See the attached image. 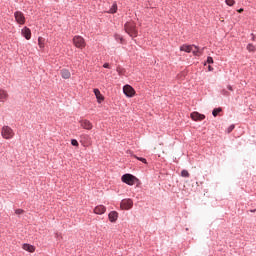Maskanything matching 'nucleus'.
I'll return each mask as SVG.
<instances>
[{
    "mask_svg": "<svg viewBox=\"0 0 256 256\" xmlns=\"http://www.w3.org/2000/svg\"><path fill=\"white\" fill-rule=\"evenodd\" d=\"M125 31L130 37H137V28L135 22H126Z\"/></svg>",
    "mask_w": 256,
    "mask_h": 256,
    "instance_id": "nucleus-1",
    "label": "nucleus"
},
{
    "mask_svg": "<svg viewBox=\"0 0 256 256\" xmlns=\"http://www.w3.org/2000/svg\"><path fill=\"white\" fill-rule=\"evenodd\" d=\"M16 134L10 126H3L1 128V137L6 140H12Z\"/></svg>",
    "mask_w": 256,
    "mask_h": 256,
    "instance_id": "nucleus-2",
    "label": "nucleus"
},
{
    "mask_svg": "<svg viewBox=\"0 0 256 256\" xmlns=\"http://www.w3.org/2000/svg\"><path fill=\"white\" fill-rule=\"evenodd\" d=\"M73 45L78 49H83L86 47L85 39L80 35L73 37Z\"/></svg>",
    "mask_w": 256,
    "mask_h": 256,
    "instance_id": "nucleus-3",
    "label": "nucleus"
},
{
    "mask_svg": "<svg viewBox=\"0 0 256 256\" xmlns=\"http://www.w3.org/2000/svg\"><path fill=\"white\" fill-rule=\"evenodd\" d=\"M136 181H137V178L132 174H125L122 176V182L126 183L129 186L135 185Z\"/></svg>",
    "mask_w": 256,
    "mask_h": 256,
    "instance_id": "nucleus-4",
    "label": "nucleus"
},
{
    "mask_svg": "<svg viewBox=\"0 0 256 256\" xmlns=\"http://www.w3.org/2000/svg\"><path fill=\"white\" fill-rule=\"evenodd\" d=\"M133 207V200L132 199H122L120 202V209L128 211Z\"/></svg>",
    "mask_w": 256,
    "mask_h": 256,
    "instance_id": "nucleus-5",
    "label": "nucleus"
},
{
    "mask_svg": "<svg viewBox=\"0 0 256 256\" xmlns=\"http://www.w3.org/2000/svg\"><path fill=\"white\" fill-rule=\"evenodd\" d=\"M123 93H125L126 97L132 98L135 96L136 91L132 86L126 84L125 86H123Z\"/></svg>",
    "mask_w": 256,
    "mask_h": 256,
    "instance_id": "nucleus-6",
    "label": "nucleus"
},
{
    "mask_svg": "<svg viewBox=\"0 0 256 256\" xmlns=\"http://www.w3.org/2000/svg\"><path fill=\"white\" fill-rule=\"evenodd\" d=\"M79 124H80V127H82L83 129L85 130H92L93 129V124L92 122H90L89 120L87 119H83L81 121H79Z\"/></svg>",
    "mask_w": 256,
    "mask_h": 256,
    "instance_id": "nucleus-7",
    "label": "nucleus"
},
{
    "mask_svg": "<svg viewBox=\"0 0 256 256\" xmlns=\"http://www.w3.org/2000/svg\"><path fill=\"white\" fill-rule=\"evenodd\" d=\"M14 17H15V21H17L18 24L20 25L25 24V17L23 12H15Z\"/></svg>",
    "mask_w": 256,
    "mask_h": 256,
    "instance_id": "nucleus-8",
    "label": "nucleus"
},
{
    "mask_svg": "<svg viewBox=\"0 0 256 256\" xmlns=\"http://www.w3.org/2000/svg\"><path fill=\"white\" fill-rule=\"evenodd\" d=\"M191 119L192 121H204L205 119V115L204 114H201L199 112H192L191 113Z\"/></svg>",
    "mask_w": 256,
    "mask_h": 256,
    "instance_id": "nucleus-9",
    "label": "nucleus"
},
{
    "mask_svg": "<svg viewBox=\"0 0 256 256\" xmlns=\"http://www.w3.org/2000/svg\"><path fill=\"white\" fill-rule=\"evenodd\" d=\"M108 219H109V222H111V223L117 222L118 212L117 211L109 212Z\"/></svg>",
    "mask_w": 256,
    "mask_h": 256,
    "instance_id": "nucleus-10",
    "label": "nucleus"
},
{
    "mask_svg": "<svg viewBox=\"0 0 256 256\" xmlns=\"http://www.w3.org/2000/svg\"><path fill=\"white\" fill-rule=\"evenodd\" d=\"M106 211V208L103 205H98L94 208L93 212L96 215H103Z\"/></svg>",
    "mask_w": 256,
    "mask_h": 256,
    "instance_id": "nucleus-11",
    "label": "nucleus"
},
{
    "mask_svg": "<svg viewBox=\"0 0 256 256\" xmlns=\"http://www.w3.org/2000/svg\"><path fill=\"white\" fill-rule=\"evenodd\" d=\"M22 36L25 37L26 40H31V30L28 27L22 29Z\"/></svg>",
    "mask_w": 256,
    "mask_h": 256,
    "instance_id": "nucleus-12",
    "label": "nucleus"
},
{
    "mask_svg": "<svg viewBox=\"0 0 256 256\" xmlns=\"http://www.w3.org/2000/svg\"><path fill=\"white\" fill-rule=\"evenodd\" d=\"M194 47H196V46L183 45V46H180V51L185 52V53H191V51H193Z\"/></svg>",
    "mask_w": 256,
    "mask_h": 256,
    "instance_id": "nucleus-13",
    "label": "nucleus"
},
{
    "mask_svg": "<svg viewBox=\"0 0 256 256\" xmlns=\"http://www.w3.org/2000/svg\"><path fill=\"white\" fill-rule=\"evenodd\" d=\"M93 92H94V95H96L97 102H98V103L103 102L104 97H103V95H101L100 90H99V89H94Z\"/></svg>",
    "mask_w": 256,
    "mask_h": 256,
    "instance_id": "nucleus-14",
    "label": "nucleus"
},
{
    "mask_svg": "<svg viewBox=\"0 0 256 256\" xmlns=\"http://www.w3.org/2000/svg\"><path fill=\"white\" fill-rule=\"evenodd\" d=\"M61 77H62V79H69V78H71V72H69L68 69H62Z\"/></svg>",
    "mask_w": 256,
    "mask_h": 256,
    "instance_id": "nucleus-15",
    "label": "nucleus"
},
{
    "mask_svg": "<svg viewBox=\"0 0 256 256\" xmlns=\"http://www.w3.org/2000/svg\"><path fill=\"white\" fill-rule=\"evenodd\" d=\"M22 249H24V251H28L29 253H34L35 252V246H32L30 244H24L22 246Z\"/></svg>",
    "mask_w": 256,
    "mask_h": 256,
    "instance_id": "nucleus-16",
    "label": "nucleus"
},
{
    "mask_svg": "<svg viewBox=\"0 0 256 256\" xmlns=\"http://www.w3.org/2000/svg\"><path fill=\"white\" fill-rule=\"evenodd\" d=\"M7 97H9L7 92L5 90H0V102H5Z\"/></svg>",
    "mask_w": 256,
    "mask_h": 256,
    "instance_id": "nucleus-17",
    "label": "nucleus"
},
{
    "mask_svg": "<svg viewBox=\"0 0 256 256\" xmlns=\"http://www.w3.org/2000/svg\"><path fill=\"white\" fill-rule=\"evenodd\" d=\"M246 50H248L249 53H255L256 52V46L252 43H249L248 46H246Z\"/></svg>",
    "mask_w": 256,
    "mask_h": 256,
    "instance_id": "nucleus-18",
    "label": "nucleus"
},
{
    "mask_svg": "<svg viewBox=\"0 0 256 256\" xmlns=\"http://www.w3.org/2000/svg\"><path fill=\"white\" fill-rule=\"evenodd\" d=\"M118 11L117 3H114V5L111 6V9H109L108 14H115Z\"/></svg>",
    "mask_w": 256,
    "mask_h": 256,
    "instance_id": "nucleus-19",
    "label": "nucleus"
},
{
    "mask_svg": "<svg viewBox=\"0 0 256 256\" xmlns=\"http://www.w3.org/2000/svg\"><path fill=\"white\" fill-rule=\"evenodd\" d=\"M38 44L40 48H45V39L42 37H39Z\"/></svg>",
    "mask_w": 256,
    "mask_h": 256,
    "instance_id": "nucleus-20",
    "label": "nucleus"
},
{
    "mask_svg": "<svg viewBox=\"0 0 256 256\" xmlns=\"http://www.w3.org/2000/svg\"><path fill=\"white\" fill-rule=\"evenodd\" d=\"M220 112H222V108H216V109H214V110L212 111L213 117H217Z\"/></svg>",
    "mask_w": 256,
    "mask_h": 256,
    "instance_id": "nucleus-21",
    "label": "nucleus"
},
{
    "mask_svg": "<svg viewBox=\"0 0 256 256\" xmlns=\"http://www.w3.org/2000/svg\"><path fill=\"white\" fill-rule=\"evenodd\" d=\"M181 177L183 178H189L190 177V173L188 170H183L181 171Z\"/></svg>",
    "mask_w": 256,
    "mask_h": 256,
    "instance_id": "nucleus-22",
    "label": "nucleus"
},
{
    "mask_svg": "<svg viewBox=\"0 0 256 256\" xmlns=\"http://www.w3.org/2000/svg\"><path fill=\"white\" fill-rule=\"evenodd\" d=\"M195 50H192V54H194L195 56H200L201 52L200 50H198L197 46H194Z\"/></svg>",
    "mask_w": 256,
    "mask_h": 256,
    "instance_id": "nucleus-23",
    "label": "nucleus"
},
{
    "mask_svg": "<svg viewBox=\"0 0 256 256\" xmlns=\"http://www.w3.org/2000/svg\"><path fill=\"white\" fill-rule=\"evenodd\" d=\"M133 157L136 158V160L140 161L141 163L147 164L146 158H139L136 155H133Z\"/></svg>",
    "mask_w": 256,
    "mask_h": 256,
    "instance_id": "nucleus-24",
    "label": "nucleus"
},
{
    "mask_svg": "<svg viewBox=\"0 0 256 256\" xmlns=\"http://www.w3.org/2000/svg\"><path fill=\"white\" fill-rule=\"evenodd\" d=\"M226 4H227V6H234V4H236V1H234V0H226Z\"/></svg>",
    "mask_w": 256,
    "mask_h": 256,
    "instance_id": "nucleus-25",
    "label": "nucleus"
},
{
    "mask_svg": "<svg viewBox=\"0 0 256 256\" xmlns=\"http://www.w3.org/2000/svg\"><path fill=\"white\" fill-rule=\"evenodd\" d=\"M71 144H72L73 147H78L79 146V143L76 139H72Z\"/></svg>",
    "mask_w": 256,
    "mask_h": 256,
    "instance_id": "nucleus-26",
    "label": "nucleus"
},
{
    "mask_svg": "<svg viewBox=\"0 0 256 256\" xmlns=\"http://www.w3.org/2000/svg\"><path fill=\"white\" fill-rule=\"evenodd\" d=\"M23 213H24V210L22 209L15 210V215H23Z\"/></svg>",
    "mask_w": 256,
    "mask_h": 256,
    "instance_id": "nucleus-27",
    "label": "nucleus"
},
{
    "mask_svg": "<svg viewBox=\"0 0 256 256\" xmlns=\"http://www.w3.org/2000/svg\"><path fill=\"white\" fill-rule=\"evenodd\" d=\"M233 130H234V125H231L230 127H228L227 132H228V133H231V131H233Z\"/></svg>",
    "mask_w": 256,
    "mask_h": 256,
    "instance_id": "nucleus-28",
    "label": "nucleus"
},
{
    "mask_svg": "<svg viewBox=\"0 0 256 256\" xmlns=\"http://www.w3.org/2000/svg\"><path fill=\"white\" fill-rule=\"evenodd\" d=\"M102 67H104V69H110V64L105 63Z\"/></svg>",
    "mask_w": 256,
    "mask_h": 256,
    "instance_id": "nucleus-29",
    "label": "nucleus"
},
{
    "mask_svg": "<svg viewBox=\"0 0 256 256\" xmlns=\"http://www.w3.org/2000/svg\"><path fill=\"white\" fill-rule=\"evenodd\" d=\"M207 62H208V64H212L213 63V58L212 57H208Z\"/></svg>",
    "mask_w": 256,
    "mask_h": 256,
    "instance_id": "nucleus-30",
    "label": "nucleus"
},
{
    "mask_svg": "<svg viewBox=\"0 0 256 256\" xmlns=\"http://www.w3.org/2000/svg\"><path fill=\"white\" fill-rule=\"evenodd\" d=\"M222 94L225 95V96L229 95L226 90H223Z\"/></svg>",
    "mask_w": 256,
    "mask_h": 256,
    "instance_id": "nucleus-31",
    "label": "nucleus"
},
{
    "mask_svg": "<svg viewBox=\"0 0 256 256\" xmlns=\"http://www.w3.org/2000/svg\"><path fill=\"white\" fill-rule=\"evenodd\" d=\"M244 9H238V13H243Z\"/></svg>",
    "mask_w": 256,
    "mask_h": 256,
    "instance_id": "nucleus-32",
    "label": "nucleus"
},
{
    "mask_svg": "<svg viewBox=\"0 0 256 256\" xmlns=\"http://www.w3.org/2000/svg\"><path fill=\"white\" fill-rule=\"evenodd\" d=\"M227 89L233 91V88L231 86H228Z\"/></svg>",
    "mask_w": 256,
    "mask_h": 256,
    "instance_id": "nucleus-33",
    "label": "nucleus"
},
{
    "mask_svg": "<svg viewBox=\"0 0 256 256\" xmlns=\"http://www.w3.org/2000/svg\"><path fill=\"white\" fill-rule=\"evenodd\" d=\"M209 71H211V66H209Z\"/></svg>",
    "mask_w": 256,
    "mask_h": 256,
    "instance_id": "nucleus-34",
    "label": "nucleus"
}]
</instances>
